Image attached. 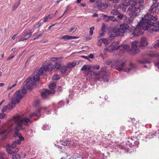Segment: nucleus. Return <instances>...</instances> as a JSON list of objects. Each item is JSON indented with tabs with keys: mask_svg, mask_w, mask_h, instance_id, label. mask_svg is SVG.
Masks as SVG:
<instances>
[{
	"mask_svg": "<svg viewBox=\"0 0 159 159\" xmlns=\"http://www.w3.org/2000/svg\"><path fill=\"white\" fill-rule=\"evenodd\" d=\"M157 18L156 16H154L148 13L144 16L138 25L142 30H146L151 29L150 30H151V29L153 27L154 24V22L152 21H156Z\"/></svg>",
	"mask_w": 159,
	"mask_h": 159,
	"instance_id": "f257e3e1",
	"label": "nucleus"
},
{
	"mask_svg": "<svg viewBox=\"0 0 159 159\" xmlns=\"http://www.w3.org/2000/svg\"><path fill=\"white\" fill-rule=\"evenodd\" d=\"M14 135L16 140L11 144V148L7 149V152L10 154L11 156L14 153V149L16 147V144H20L21 141L24 139V138L22 136L21 134L18 132H15Z\"/></svg>",
	"mask_w": 159,
	"mask_h": 159,
	"instance_id": "f03ea898",
	"label": "nucleus"
},
{
	"mask_svg": "<svg viewBox=\"0 0 159 159\" xmlns=\"http://www.w3.org/2000/svg\"><path fill=\"white\" fill-rule=\"evenodd\" d=\"M14 119L18 128L22 130H24L25 129L22 128V125L27 126L29 123H32V121L29 118H22L20 115L14 116Z\"/></svg>",
	"mask_w": 159,
	"mask_h": 159,
	"instance_id": "7ed1b4c3",
	"label": "nucleus"
},
{
	"mask_svg": "<svg viewBox=\"0 0 159 159\" xmlns=\"http://www.w3.org/2000/svg\"><path fill=\"white\" fill-rule=\"evenodd\" d=\"M23 96L19 91H16L11 99V103L7 105V109L10 110L15 108L16 104L19 103L20 100L23 98Z\"/></svg>",
	"mask_w": 159,
	"mask_h": 159,
	"instance_id": "20e7f679",
	"label": "nucleus"
},
{
	"mask_svg": "<svg viewBox=\"0 0 159 159\" xmlns=\"http://www.w3.org/2000/svg\"><path fill=\"white\" fill-rule=\"evenodd\" d=\"M34 29H28L24 31L22 34L23 37L20 39L18 41H26L32 35V33L34 32Z\"/></svg>",
	"mask_w": 159,
	"mask_h": 159,
	"instance_id": "39448f33",
	"label": "nucleus"
},
{
	"mask_svg": "<svg viewBox=\"0 0 159 159\" xmlns=\"http://www.w3.org/2000/svg\"><path fill=\"white\" fill-rule=\"evenodd\" d=\"M43 74L42 68H40L34 73L32 76V80L35 82L39 81L40 79V76Z\"/></svg>",
	"mask_w": 159,
	"mask_h": 159,
	"instance_id": "423d86ee",
	"label": "nucleus"
},
{
	"mask_svg": "<svg viewBox=\"0 0 159 159\" xmlns=\"http://www.w3.org/2000/svg\"><path fill=\"white\" fill-rule=\"evenodd\" d=\"M129 26L128 24L125 23L121 24L120 25L119 28L117 29V31L120 34L121 37L124 36V35L122 34L125 33L128 30H129Z\"/></svg>",
	"mask_w": 159,
	"mask_h": 159,
	"instance_id": "0eeeda50",
	"label": "nucleus"
},
{
	"mask_svg": "<svg viewBox=\"0 0 159 159\" xmlns=\"http://www.w3.org/2000/svg\"><path fill=\"white\" fill-rule=\"evenodd\" d=\"M24 83L26 84V87L28 90L32 89L33 86L36 84L35 82L32 80V77H31L27 79Z\"/></svg>",
	"mask_w": 159,
	"mask_h": 159,
	"instance_id": "6e6552de",
	"label": "nucleus"
},
{
	"mask_svg": "<svg viewBox=\"0 0 159 159\" xmlns=\"http://www.w3.org/2000/svg\"><path fill=\"white\" fill-rule=\"evenodd\" d=\"M108 34L109 39L111 40L113 39L116 37L120 35L117 29H113L112 30L109 32Z\"/></svg>",
	"mask_w": 159,
	"mask_h": 159,
	"instance_id": "1a4fd4ad",
	"label": "nucleus"
},
{
	"mask_svg": "<svg viewBox=\"0 0 159 159\" xmlns=\"http://www.w3.org/2000/svg\"><path fill=\"white\" fill-rule=\"evenodd\" d=\"M142 29L138 25L134 29V30L131 34L133 35L134 37H137L139 35H143V33L142 31Z\"/></svg>",
	"mask_w": 159,
	"mask_h": 159,
	"instance_id": "9d476101",
	"label": "nucleus"
},
{
	"mask_svg": "<svg viewBox=\"0 0 159 159\" xmlns=\"http://www.w3.org/2000/svg\"><path fill=\"white\" fill-rule=\"evenodd\" d=\"M139 42L138 41H134L132 42V47L131 48V51L134 53H137L140 51L138 46Z\"/></svg>",
	"mask_w": 159,
	"mask_h": 159,
	"instance_id": "9b49d317",
	"label": "nucleus"
},
{
	"mask_svg": "<svg viewBox=\"0 0 159 159\" xmlns=\"http://www.w3.org/2000/svg\"><path fill=\"white\" fill-rule=\"evenodd\" d=\"M125 62H122L120 64H118L116 66V70L119 71L124 70V71L126 72H129L130 70L129 68H126L125 69H124V67L125 65Z\"/></svg>",
	"mask_w": 159,
	"mask_h": 159,
	"instance_id": "f8f14e48",
	"label": "nucleus"
},
{
	"mask_svg": "<svg viewBox=\"0 0 159 159\" xmlns=\"http://www.w3.org/2000/svg\"><path fill=\"white\" fill-rule=\"evenodd\" d=\"M55 93V91L52 89V91H49L48 89H46L44 91H42L41 93V94L42 98H45L49 94H53Z\"/></svg>",
	"mask_w": 159,
	"mask_h": 159,
	"instance_id": "ddd939ff",
	"label": "nucleus"
},
{
	"mask_svg": "<svg viewBox=\"0 0 159 159\" xmlns=\"http://www.w3.org/2000/svg\"><path fill=\"white\" fill-rule=\"evenodd\" d=\"M148 43L146 38L145 37H142L140 40L139 45L141 47H144L148 46Z\"/></svg>",
	"mask_w": 159,
	"mask_h": 159,
	"instance_id": "4468645a",
	"label": "nucleus"
},
{
	"mask_svg": "<svg viewBox=\"0 0 159 159\" xmlns=\"http://www.w3.org/2000/svg\"><path fill=\"white\" fill-rule=\"evenodd\" d=\"M41 68H42L43 72L44 70L46 71H51L53 69V66L52 64H50L47 65H44Z\"/></svg>",
	"mask_w": 159,
	"mask_h": 159,
	"instance_id": "2eb2a0df",
	"label": "nucleus"
},
{
	"mask_svg": "<svg viewBox=\"0 0 159 159\" xmlns=\"http://www.w3.org/2000/svg\"><path fill=\"white\" fill-rule=\"evenodd\" d=\"M100 71L93 72V78L95 81L97 82L99 81L101 78Z\"/></svg>",
	"mask_w": 159,
	"mask_h": 159,
	"instance_id": "dca6fc26",
	"label": "nucleus"
},
{
	"mask_svg": "<svg viewBox=\"0 0 159 159\" xmlns=\"http://www.w3.org/2000/svg\"><path fill=\"white\" fill-rule=\"evenodd\" d=\"M159 21H156V23L154 22L153 25V27L151 29V31L155 32H159Z\"/></svg>",
	"mask_w": 159,
	"mask_h": 159,
	"instance_id": "f3484780",
	"label": "nucleus"
},
{
	"mask_svg": "<svg viewBox=\"0 0 159 159\" xmlns=\"http://www.w3.org/2000/svg\"><path fill=\"white\" fill-rule=\"evenodd\" d=\"M110 74L108 72H106L102 75V78L104 82L109 81Z\"/></svg>",
	"mask_w": 159,
	"mask_h": 159,
	"instance_id": "a211bd4d",
	"label": "nucleus"
},
{
	"mask_svg": "<svg viewBox=\"0 0 159 159\" xmlns=\"http://www.w3.org/2000/svg\"><path fill=\"white\" fill-rule=\"evenodd\" d=\"M111 45L112 47V50H116L122 47L121 46L119 45V43L118 41H116L113 43Z\"/></svg>",
	"mask_w": 159,
	"mask_h": 159,
	"instance_id": "6ab92c4d",
	"label": "nucleus"
},
{
	"mask_svg": "<svg viewBox=\"0 0 159 159\" xmlns=\"http://www.w3.org/2000/svg\"><path fill=\"white\" fill-rule=\"evenodd\" d=\"M157 9V7H155V5H152L148 10V11L150 13V14L151 15V14L156 12Z\"/></svg>",
	"mask_w": 159,
	"mask_h": 159,
	"instance_id": "aec40b11",
	"label": "nucleus"
},
{
	"mask_svg": "<svg viewBox=\"0 0 159 159\" xmlns=\"http://www.w3.org/2000/svg\"><path fill=\"white\" fill-rule=\"evenodd\" d=\"M77 38L76 37H73L68 35H66L62 36L61 38V39H64L65 40L75 39Z\"/></svg>",
	"mask_w": 159,
	"mask_h": 159,
	"instance_id": "412c9836",
	"label": "nucleus"
},
{
	"mask_svg": "<svg viewBox=\"0 0 159 159\" xmlns=\"http://www.w3.org/2000/svg\"><path fill=\"white\" fill-rule=\"evenodd\" d=\"M108 7L107 4L106 3L102 2L100 5L98 6V9L100 11L105 9Z\"/></svg>",
	"mask_w": 159,
	"mask_h": 159,
	"instance_id": "4be33fe9",
	"label": "nucleus"
},
{
	"mask_svg": "<svg viewBox=\"0 0 159 159\" xmlns=\"http://www.w3.org/2000/svg\"><path fill=\"white\" fill-rule=\"evenodd\" d=\"M137 11V7L135 6H130L127 10V11H130V12H136Z\"/></svg>",
	"mask_w": 159,
	"mask_h": 159,
	"instance_id": "5701e85b",
	"label": "nucleus"
},
{
	"mask_svg": "<svg viewBox=\"0 0 159 159\" xmlns=\"http://www.w3.org/2000/svg\"><path fill=\"white\" fill-rule=\"evenodd\" d=\"M127 5H125L126 6H129V5H131L130 6H135L137 5L135 0H129L128 1V3H127Z\"/></svg>",
	"mask_w": 159,
	"mask_h": 159,
	"instance_id": "b1692460",
	"label": "nucleus"
},
{
	"mask_svg": "<svg viewBox=\"0 0 159 159\" xmlns=\"http://www.w3.org/2000/svg\"><path fill=\"white\" fill-rule=\"evenodd\" d=\"M107 21L111 20L113 22L118 21L117 19L114 16H107Z\"/></svg>",
	"mask_w": 159,
	"mask_h": 159,
	"instance_id": "393cba45",
	"label": "nucleus"
},
{
	"mask_svg": "<svg viewBox=\"0 0 159 159\" xmlns=\"http://www.w3.org/2000/svg\"><path fill=\"white\" fill-rule=\"evenodd\" d=\"M11 158L12 159H20L21 158L20 155L18 154L14 153L13 154L11 155Z\"/></svg>",
	"mask_w": 159,
	"mask_h": 159,
	"instance_id": "a878e982",
	"label": "nucleus"
},
{
	"mask_svg": "<svg viewBox=\"0 0 159 159\" xmlns=\"http://www.w3.org/2000/svg\"><path fill=\"white\" fill-rule=\"evenodd\" d=\"M117 15V18L120 20H121L123 19H125L127 18V16L123 14L120 13V12H119V14Z\"/></svg>",
	"mask_w": 159,
	"mask_h": 159,
	"instance_id": "bb28decb",
	"label": "nucleus"
},
{
	"mask_svg": "<svg viewBox=\"0 0 159 159\" xmlns=\"http://www.w3.org/2000/svg\"><path fill=\"white\" fill-rule=\"evenodd\" d=\"M68 68H69L68 67V66L67 65V66H62L60 70L61 72L63 74L65 73L66 72L67 69Z\"/></svg>",
	"mask_w": 159,
	"mask_h": 159,
	"instance_id": "cd10ccee",
	"label": "nucleus"
},
{
	"mask_svg": "<svg viewBox=\"0 0 159 159\" xmlns=\"http://www.w3.org/2000/svg\"><path fill=\"white\" fill-rule=\"evenodd\" d=\"M119 11L117 9H112L110 13L113 15H116L119 14Z\"/></svg>",
	"mask_w": 159,
	"mask_h": 159,
	"instance_id": "c85d7f7f",
	"label": "nucleus"
},
{
	"mask_svg": "<svg viewBox=\"0 0 159 159\" xmlns=\"http://www.w3.org/2000/svg\"><path fill=\"white\" fill-rule=\"evenodd\" d=\"M49 87L50 89L49 91H52V89L55 91L54 89L56 88V85L54 83H52L49 84Z\"/></svg>",
	"mask_w": 159,
	"mask_h": 159,
	"instance_id": "c756f323",
	"label": "nucleus"
},
{
	"mask_svg": "<svg viewBox=\"0 0 159 159\" xmlns=\"http://www.w3.org/2000/svg\"><path fill=\"white\" fill-rule=\"evenodd\" d=\"M76 64V62H73L72 63H69L67 64V66H68V67L71 68L75 66Z\"/></svg>",
	"mask_w": 159,
	"mask_h": 159,
	"instance_id": "7c9ffc66",
	"label": "nucleus"
},
{
	"mask_svg": "<svg viewBox=\"0 0 159 159\" xmlns=\"http://www.w3.org/2000/svg\"><path fill=\"white\" fill-rule=\"evenodd\" d=\"M91 68L90 67H88L87 66L84 65L81 68V70H84L85 72L87 71L88 70H90Z\"/></svg>",
	"mask_w": 159,
	"mask_h": 159,
	"instance_id": "2f4dec72",
	"label": "nucleus"
},
{
	"mask_svg": "<svg viewBox=\"0 0 159 159\" xmlns=\"http://www.w3.org/2000/svg\"><path fill=\"white\" fill-rule=\"evenodd\" d=\"M20 91V93L23 96V98L24 96V94L26 93L27 91L25 87H23L22 88L21 90H19L18 91Z\"/></svg>",
	"mask_w": 159,
	"mask_h": 159,
	"instance_id": "473e14b6",
	"label": "nucleus"
},
{
	"mask_svg": "<svg viewBox=\"0 0 159 159\" xmlns=\"http://www.w3.org/2000/svg\"><path fill=\"white\" fill-rule=\"evenodd\" d=\"M61 143L62 145L66 146L69 145L70 144V141H61Z\"/></svg>",
	"mask_w": 159,
	"mask_h": 159,
	"instance_id": "72a5a7b5",
	"label": "nucleus"
},
{
	"mask_svg": "<svg viewBox=\"0 0 159 159\" xmlns=\"http://www.w3.org/2000/svg\"><path fill=\"white\" fill-rule=\"evenodd\" d=\"M42 24V23L40 21L37 22L34 24L33 26V28L34 29H36L39 27Z\"/></svg>",
	"mask_w": 159,
	"mask_h": 159,
	"instance_id": "f704fd0d",
	"label": "nucleus"
},
{
	"mask_svg": "<svg viewBox=\"0 0 159 159\" xmlns=\"http://www.w3.org/2000/svg\"><path fill=\"white\" fill-rule=\"evenodd\" d=\"M20 4V0H19L18 3H15L14 5H13L12 10L13 11L16 9L19 6Z\"/></svg>",
	"mask_w": 159,
	"mask_h": 159,
	"instance_id": "c9c22d12",
	"label": "nucleus"
},
{
	"mask_svg": "<svg viewBox=\"0 0 159 159\" xmlns=\"http://www.w3.org/2000/svg\"><path fill=\"white\" fill-rule=\"evenodd\" d=\"M6 130H5L1 132L0 133V136L1 137H2V139H4L5 138V136L6 135Z\"/></svg>",
	"mask_w": 159,
	"mask_h": 159,
	"instance_id": "e433bc0d",
	"label": "nucleus"
},
{
	"mask_svg": "<svg viewBox=\"0 0 159 159\" xmlns=\"http://www.w3.org/2000/svg\"><path fill=\"white\" fill-rule=\"evenodd\" d=\"M88 72L87 74V75L91 77H92L93 78V72L92 71V70H88L87 71Z\"/></svg>",
	"mask_w": 159,
	"mask_h": 159,
	"instance_id": "4c0bfd02",
	"label": "nucleus"
},
{
	"mask_svg": "<svg viewBox=\"0 0 159 159\" xmlns=\"http://www.w3.org/2000/svg\"><path fill=\"white\" fill-rule=\"evenodd\" d=\"M53 15H49L47 16L46 17L43 19V21L44 22H46L48 21V20L49 19H51Z\"/></svg>",
	"mask_w": 159,
	"mask_h": 159,
	"instance_id": "58836bf2",
	"label": "nucleus"
},
{
	"mask_svg": "<svg viewBox=\"0 0 159 159\" xmlns=\"http://www.w3.org/2000/svg\"><path fill=\"white\" fill-rule=\"evenodd\" d=\"M129 15L130 16H138V13L136 12H129Z\"/></svg>",
	"mask_w": 159,
	"mask_h": 159,
	"instance_id": "ea45409f",
	"label": "nucleus"
},
{
	"mask_svg": "<svg viewBox=\"0 0 159 159\" xmlns=\"http://www.w3.org/2000/svg\"><path fill=\"white\" fill-rule=\"evenodd\" d=\"M77 29V28L76 27H75V26H73L69 30V32H72V33H74L76 31Z\"/></svg>",
	"mask_w": 159,
	"mask_h": 159,
	"instance_id": "a19ab883",
	"label": "nucleus"
},
{
	"mask_svg": "<svg viewBox=\"0 0 159 159\" xmlns=\"http://www.w3.org/2000/svg\"><path fill=\"white\" fill-rule=\"evenodd\" d=\"M138 10H139L140 11L144 9V7L143 5L142 4L139 5L138 7H137Z\"/></svg>",
	"mask_w": 159,
	"mask_h": 159,
	"instance_id": "79ce46f5",
	"label": "nucleus"
},
{
	"mask_svg": "<svg viewBox=\"0 0 159 159\" xmlns=\"http://www.w3.org/2000/svg\"><path fill=\"white\" fill-rule=\"evenodd\" d=\"M100 71L101 72V74L102 75H103V74L104 73H105L106 72H107L106 71V68L105 67L101 68Z\"/></svg>",
	"mask_w": 159,
	"mask_h": 159,
	"instance_id": "37998d69",
	"label": "nucleus"
},
{
	"mask_svg": "<svg viewBox=\"0 0 159 159\" xmlns=\"http://www.w3.org/2000/svg\"><path fill=\"white\" fill-rule=\"evenodd\" d=\"M43 33H41L39 34L38 36H37L36 34H34V36H36V37L34 38V40H35L36 39H38L39 38H40L42 37V36L43 35Z\"/></svg>",
	"mask_w": 159,
	"mask_h": 159,
	"instance_id": "c03bdc74",
	"label": "nucleus"
},
{
	"mask_svg": "<svg viewBox=\"0 0 159 159\" xmlns=\"http://www.w3.org/2000/svg\"><path fill=\"white\" fill-rule=\"evenodd\" d=\"M102 41L103 43L105 44L106 45H108L109 44L108 43L107 39L105 38H103L102 39Z\"/></svg>",
	"mask_w": 159,
	"mask_h": 159,
	"instance_id": "a18cd8bd",
	"label": "nucleus"
},
{
	"mask_svg": "<svg viewBox=\"0 0 159 159\" xmlns=\"http://www.w3.org/2000/svg\"><path fill=\"white\" fill-rule=\"evenodd\" d=\"M55 67L57 69H59L61 67V65L58 63H56L55 65Z\"/></svg>",
	"mask_w": 159,
	"mask_h": 159,
	"instance_id": "49530a36",
	"label": "nucleus"
},
{
	"mask_svg": "<svg viewBox=\"0 0 159 159\" xmlns=\"http://www.w3.org/2000/svg\"><path fill=\"white\" fill-rule=\"evenodd\" d=\"M94 29V28L93 26H92L90 28L89 35L90 36L92 35L93 34V30Z\"/></svg>",
	"mask_w": 159,
	"mask_h": 159,
	"instance_id": "de8ad7c7",
	"label": "nucleus"
},
{
	"mask_svg": "<svg viewBox=\"0 0 159 159\" xmlns=\"http://www.w3.org/2000/svg\"><path fill=\"white\" fill-rule=\"evenodd\" d=\"M53 79L56 80H58L60 79L59 76L58 75H56L53 77Z\"/></svg>",
	"mask_w": 159,
	"mask_h": 159,
	"instance_id": "09e8293b",
	"label": "nucleus"
},
{
	"mask_svg": "<svg viewBox=\"0 0 159 159\" xmlns=\"http://www.w3.org/2000/svg\"><path fill=\"white\" fill-rule=\"evenodd\" d=\"M124 52V49H121L119 51L118 54L119 56H122Z\"/></svg>",
	"mask_w": 159,
	"mask_h": 159,
	"instance_id": "8fccbe9b",
	"label": "nucleus"
},
{
	"mask_svg": "<svg viewBox=\"0 0 159 159\" xmlns=\"http://www.w3.org/2000/svg\"><path fill=\"white\" fill-rule=\"evenodd\" d=\"M124 50H127L129 49V46L128 45H124L122 46Z\"/></svg>",
	"mask_w": 159,
	"mask_h": 159,
	"instance_id": "3c124183",
	"label": "nucleus"
},
{
	"mask_svg": "<svg viewBox=\"0 0 159 159\" xmlns=\"http://www.w3.org/2000/svg\"><path fill=\"white\" fill-rule=\"evenodd\" d=\"M137 4V3L142 4L144 3V1L143 0H135Z\"/></svg>",
	"mask_w": 159,
	"mask_h": 159,
	"instance_id": "603ef678",
	"label": "nucleus"
},
{
	"mask_svg": "<svg viewBox=\"0 0 159 159\" xmlns=\"http://www.w3.org/2000/svg\"><path fill=\"white\" fill-rule=\"evenodd\" d=\"M7 105L4 106L2 110V111L3 112L5 111H6V110L7 109Z\"/></svg>",
	"mask_w": 159,
	"mask_h": 159,
	"instance_id": "864d4df0",
	"label": "nucleus"
},
{
	"mask_svg": "<svg viewBox=\"0 0 159 159\" xmlns=\"http://www.w3.org/2000/svg\"><path fill=\"white\" fill-rule=\"evenodd\" d=\"M5 113H0V119H2L5 116Z\"/></svg>",
	"mask_w": 159,
	"mask_h": 159,
	"instance_id": "5fc2aeb1",
	"label": "nucleus"
},
{
	"mask_svg": "<svg viewBox=\"0 0 159 159\" xmlns=\"http://www.w3.org/2000/svg\"><path fill=\"white\" fill-rule=\"evenodd\" d=\"M107 65L108 66H112L113 64H112V61H108L107 62Z\"/></svg>",
	"mask_w": 159,
	"mask_h": 159,
	"instance_id": "6e6d98bb",
	"label": "nucleus"
},
{
	"mask_svg": "<svg viewBox=\"0 0 159 159\" xmlns=\"http://www.w3.org/2000/svg\"><path fill=\"white\" fill-rule=\"evenodd\" d=\"M102 2H101L100 1L98 0L96 2V4L97 6V7H98V6L99 5L101 4V3H102Z\"/></svg>",
	"mask_w": 159,
	"mask_h": 159,
	"instance_id": "4d7b16f0",
	"label": "nucleus"
},
{
	"mask_svg": "<svg viewBox=\"0 0 159 159\" xmlns=\"http://www.w3.org/2000/svg\"><path fill=\"white\" fill-rule=\"evenodd\" d=\"M34 115H35L37 116H40V114L39 111L37 113H34Z\"/></svg>",
	"mask_w": 159,
	"mask_h": 159,
	"instance_id": "13d9d810",
	"label": "nucleus"
},
{
	"mask_svg": "<svg viewBox=\"0 0 159 159\" xmlns=\"http://www.w3.org/2000/svg\"><path fill=\"white\" fill-rule=\"evenodd\" d=\"M62 87L61 86H59L58 87L57 89V91L58 92H60L61 91Z\"/></svg>",
	"mask_w": 159,
	"mask_h": 159,
	"instance_id": "bf43d9fd",
	"label": "nucleus"
},
{
	"mask_svg": "<svg viewBox=\"0 0 159 159\" xmlns=\"http://www.w3.org/2000/svg\"><path fill=\"white\" fill-rule=\"evenodd\" d=\"M100 66L99 65H96L95 66L93 67V68L94 69H96L97 70L98 69L100 68Z\"/></svg>",
	"mask_w": 159,
	"mask_h": 159,
	"instance_id": "052dcab7",
	"label": "nucleus"
},
{
	"mask_svg": "<svg viewBox=\"0 0 159 159\" xmlns=\"http://www.w3.org/2000/svg\"><path fill=\"white\" fill-rule=\"evenodd\" d=\"M20 156L21 157H22V158H25L26 157V155L25 153H23L20 154Z\"/></svg>",
	"mask_w": 159,
	"mask_h": 159,
	"instance_id": "680f3d73",
	"label": "nucleus"
},
{
	"mask_svg": "<svg viewBox=\"0 0 159 159\" xmlns=\"http://www.w3.org/2000/svg\"><path fill=\"white\" fill-rule=\"evenodd\" d=\"M152 1L153 2V4L152 5H155L156 4L157 2V0H152Z\"/></svg>",
	"mask_w": 159,
	"mask_h": 159,
	"instance_id": "e2e57ef3",
	"label": "nucleus"
},
{
	"mask_svg": "<svg viewBox=\"0 0 159 159\" xmlns=\"http://www.w3.org/2000/svg\"><path fill=\"white\" fill-rule=\"evenodd\" d=\"M94 57V55L93 54H91L90 55H89V56L88 57L89 58L91 59H92Z\"/></svg>",
	"mask_w": 159,
	"mask_h": 159,
	"instance_id": "0e129e2a",
	"label": "nucleus"
},
{
	"mask_svg": "<svg viewBox=\"0 0 159 159\" xmlns=\"http://www.w3.org/2000/svg\"><path fill=\"white\" fill-rule=\"evenodd\" d=\"M119 6L120 5H116L114 6V7L116 9H118L119 8Z\"/></svg>",
	"mask_w": 159,
	"mask_h": 159,
	"instance_id": "69168bd1",
	"label": "nucleus"
},
{
	"mask_svg": "<svg viewBox=\"0 0 159 159\" xmlns=\"http://www.w3.org/2000/svg\"><path fill=\"white\" fill-rule=\"evenodd\" d=\"M81 57L82 58L86 59L87 60H89V57H87V56H81Z\"/></svg>",
	"mask_w": 159,
	"mask_h": 159,
	"instance_id": "338daca9",
	"label": "nucleus"
},
{
	"mask_svg": "<svg viewBox=\"0 0 159 159\" xmlns=\"http://www.w3.org/2000/svg\"><path fill=\"white\" fill-rule=\"evenodd\" d=\"M157 46L159 47V42H157L156 44H155L154 47L155 48L157 47Z\"/></svg>",
	"mask_w": 159,
	"mask_h": 159,
	"instance_id": "774afa93",
	"label": "nucleus"
}]
</instances>
